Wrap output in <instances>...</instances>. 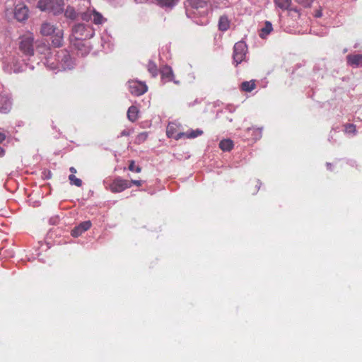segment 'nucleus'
<instances>
[{"label": "nucleus", "instance_id": "nucleus-1", "mask_svg": "<svg viewBox=\"0 0 362 362\" xmlns=\"http://www.w3.org/2000/svg\"><path fill=\"white\" fill-rule=\"evenodd\" d=\"M40 34L42 36L52 35V44L54 47H59L62 46L64 32L55 25L48 22L42 23L40 27Z\"/></svg>", "mask_w": 362, "mask_h": 362}, {"label": "nucleus", "instance_id": "nucleus-2", "mask_svg": "<svg viewBox=\"0 0 362 362\" xmlns=\"http://www.w3.org/2000/svg\"><path fill=\"white\" fill-rule=\"evenodd\" d=\"M93 35V33L90 28H87L84 24L78 23L72 28L70 40L74 47L79 49V46L82 45V41L92 37Z\"/></svg>", "mask_w": 362, "mask_h": 362}, {"label": "nucleus", "instance_id": "nucleus-3", "mask_svg": "<svg viewBox=\"0 0 362 362\" xmlns=\"http://www.w3.org/2000/svg\"><path fill=\"white\" fill-rule=\"evenodd\" d=\"M64 0H40L37 3V8L40 11L52 13L54 16L64 11Z\"/></svg>", "mask_w": 362, "mask_h": 362}, {"label": "nucleus", "instance_id": "nucleus-4", "mask_svg": "<svg viewBox=\"0 0 362 362\" xmlns=\"http://www.w3.org/2000/svg\"><path fill=\"white\" fill-rule=\"evenodd\" d=\"M19 49L27 56L34 55V37L33 33H26L19 38Z\"/></svg>", "mask_w": 362, "mask_h": 362}, {"label": "nucleus", "instance_id": "nucleus-5", "mask_svg": "<svg viewBox=\"0 0 362 362\" xmlns=\"http://www.w3.org/2000/svg\"><path fill=\"white\" fill-rule=\"evenodd\" d=\"M247 53V45L243 41L236 42L233 47V62L235 66L241 63L245 58Z\"/></svg>", "mask_w": 362, "mask_h": 362}, {"label": "nucleus", "instance_id": "nucleus-6", "mask_svg": "<svg viewBox=\"0 0 362 362\" xmlns=\"http://www.w3.org/2000/svg\"><path fill=\"white\" fill-rule=\"evenodd\" d=\"M128 87L131 94L135 96L144 95L148 90V87L144 82L136 80L129 81Z\"/></svg>", "mask_w": 362, "mask_h": 362}, {"label": "nucleus", "instance_id": "nucleus-7", "mask_svg": "<svg viewBox=\"0 0 362 362\" xmlns=\"http://www.w3.org/2000/svg\"><path fill=\"white\" fill-rule=\"evenodd\" d=\"M130 187L131 182L120 177H116L109 186L110 190L113 193L121 192Z\"/></svg>", "mask_w": 362, "mask_h": 362}, {"label": "nucleus", "instance_id": "nucleus-8", "mask_svg": "<svg viewBox=\"0 0 362 362\" xmlns=\"http://www.w3.org/2000/svg\"><path fill=\"white\" fill-rule=\"evenodd\" d=\"M14 16L18 21H25L28 18V8L23 4L16 5L14 10Z\"/></svg>", "mask_w": 362, "mask_h": 362}, {"label": "nucleus", "instance_id": "nucleus-9", "mask_svg": "<svg viewBox=\"0 0 362 362\" xmlns=\"http://www.w3.org/2000/svg\"><path fill=\"white\" fill-rule=\"evenodd\" d=\"M177 128L176 124L170 122L166 128V134L169 138H173L176 140H179L184 136V132H177Z\"/></svg>", "mask_w": 362, "mask_h": 362}, {"label": "nucleus", "instance_id": "nucleus-10", "mask_svg": "<svg viewBox=\"0 0 362 362\" xmlns=\"http://www.w3.org/2000/svg\"><path fill=\"white\" fill-rule=\"evenodd\" d=\"M92 224L90 221H86L81 223L71 230V234L73 237H78L83 233L86 232L90 228Z\"/></svg>", "mask_w": 362, "mask_h": 362}, {"label": "nucleus", "instance_id": "nucleus-11", "mask_svg": "<svg viewBox=\"0 0 362 362\" xmlns=\"http://www.w3.org/2000/svg\"><path fill=\"white\" fill-rule=\"evenodd\" d=\"M161 78L165 80V82L173 81L175 83H178L177 81L174 80V74L171 67L165 66L162 68L160 71Z\"/></svg>", "mask_w": 362, "mask_h": 362}, {"label": "nucleus", "instance_id": "nucleus-12", "mask_svg": "<svg viewBox=\"0 0 362 362\" xmlns=\"http://www.w3.org/2000/svg\"><path fill=\"white\" fill-rule=\"evenodd\" d=\"M347 64L351 66L358 67L362 65V54H348Z\"/></svg>", "mask_w": 362, "mask_h": 362}, {"label": "nucleus", "instance_id": "nucleus-13", "mask_svg": "<svg viewBox=\"0 0 362 362\" xmlns=\"http://www.w3.org/2000/svg\"><path fill=\"white\" fill-rule=\"evenodd\" d=\"M187 3L188 6L195 9L203 8L207 5L205 0H187Z\"/></svg>", "mask_w": 362, "mask_h": 362}, {"label": "nucleus", "instance_id": "nucleus-14", "mask_svg": "<svg viewBox=\"0 0 362 362\" xmlns=\"http://www.w3.org/2000/svg\"><path fill=\"white\" fill-rule=\"evenodd\" d=\"M275 6L282 11H286L290 9V6L292 4V0H274Z\"/></svg>", "mask_w": 362, "mask_h": 362}, {"label": "nucleus", "instance_id": "nucleus-15", "mask_svg": "<svg viewBox=\"0 0 362 362\" xmlns=\"http://www.w3.org/2000/svg\"><path fill=\"white\" fill-rule=\"evenodd\" d=\"M230 28V21L226 16H221L218 21V29L221 31H226Z\"/></svg>", "mask_w": 362, "mask_h": 362}, {"label": "nucleus", "instance_id": "nucleus-16", "mask_svg": "<svg viewBox=\"0 0 362 362\" xmlns=\"http://www.w3.org/2000/svg\"><path fill=\"white\" fill-rule=\"evenodd\" d=\"M8 61H11L13 63H14V61H15V57H12L9 59H7V58H5L3 63L5 64L4 66V69L7 71L8 73H11L12 71L13 72H18L20 70L16 66V64L13 65V67L12 66H10L8 64H6V63H7Z\"/></svg>", "mask_w": 362, "mask_h": 362}, {"label": "nucleus", "instance_id": "nucleus-17", "mask_svg": "<svg viewBox=\"0 0 362 362\" xmlns=\"http://www.w3.org/2000/svg\"><path fill=\"white\" fill-rule=\"evenodd\" d=\"M139 110L136 107L132 105L129 107L127 117L131 122H135L138 118Z\"/></svg>", "mask_w": 362, "mask_h": 362}, {"label": "nucleus", "instance_id": "nucleus-18", "mask_svg": "<svg viewBox=\"0 0 362 362\" xmlns=\"http://www.w3.org/2000/svg\"><path fill=\"white\" fill-rule=\"evenodd\" d=\"M256 88L255 81H244L241 83V89L245 92H251Z\"/></svg>", "mask_w": 362, "mask_h": 362}, {"label": "nucleus", "instance_id": "nucleus-19", "mask_svg": "<svg viewBox=\"0 0 362 362\" xmlns=\"http://www.w3.org/2000/svg\"><path fill=\"white\" fill-rule=\"evenodd\" d=\"M158 5L160 7L173 8L175 6L179 0H156Z\"/></svg>", "mask_w": 362, "mask_h": 362}, {"label": "nucleus", "instance_id": "nucleus-20", "mask_svg": "<svg viewBox=\"0 0 362 362\" xmlns=\"http://www.w3.org/2000/svg\"><path fill=\"white\" fill-rule=\"evenodd\" d=\"M64 16L71 20H76L78 17V13L74 7L68 6L64 11Z\"/></svg>", "mask_w": 362, "mask_h": 362}, {"label": "nucleus", "instance_id": "nucleus-21", "mask_svg": "<svg viewBox=\"0 0 362 362\" xmlns=\"http://www.w3.org/2000/svg\"><path fill=\"white\" fill-rule=\"evenodd\" d=\"M219 147L224 151H229L233 148V143L230 139H224L220 142Z\"/></svg>", "mask_w": 362, "mask_h": 362}, {"label": "nucleus", "instance_id": "nucleus-22", "mask_svg": "<svg viewBox=\"0 0 362 362\" xmlns=\"http://www.w3.org/2000/svg\"><path fill=\"white\" fill-rule=\"evenodd\" d=\"M272 29L273 28L272 23L269 21H266L264 26L261 29L259 36L262 38L264 37L272 32Z\"/></svg>", "mask_w": 362, "mask_h": 362}, {"label": "nucleus", "instance_id": "nucleus-23", "mask_svg": "<svg viewBox=\"0 0 362 362\" xmlns=\"http://www.w3.org/2000/svg\"><path fill=\"white\" fill-rule=\"evenodd\" d=\"M203 134V131L200 129H196V130H190L187 132H184L183 137H185L187 139H194L199 136H201Z\"/></svg>", "mask_w": 362, "mask_h": 362}, {"label": "nucleus", "instance_id": "nucleus-24", "mask_svg": "<svg viewBox=\"0 0 362 362\" xmlns=\"http://www.w3.org/2000/svg\"><path fill=\"white\" fill-rule=\"evenodd\" d=\"M147 69L153 77H156L158 75V70L155 62L149 61L147 64Z\"/></svg>", "mask_w": 362, "mask_h": 362}, {"label": "nucleus", "instance_id": "nucleus-25", "mask_svg": "<svg viewBox=\"0 0 362 362\" xmlns=\"http://www.w3.org/2000/svg\"><path fill=\"white\" fill-rule=\"evenodd\" d=\"M92 21L95 25H100L103 23H104L105 18H103V16L101 13L93 10V16Z\"/></svg>", "mask_w": 362, "mask_h": 362}, {"label": "nucleus", "instance_id": "nucleus-26", "mask_svg": "<svg viewBox=\"0 0 362 362\" xmlns=\"http://www.w3.org/2000/svg\"><path fill=\"white\" fill-rule=\"evenodd\" d=\"M247 131H252L254 139H259L262 137V128H248Z\"/></svg>", "mask_w": 362, "mask_h": 362}, {"label": "nucleus", "instance_id": "nucleus-27", "mask_svg": "<svg viewBox=\"0 0 362 362\" xmlns=\"http://www.w3.org/2000/svg\"><path fill=\"white\" fill-rule=\"evenodd\" d=\"M69 180L71 185H76L77 187H81L82 185V180L79 178H77L74 175L71 174L69 176Z\"/></svg>", "mask_w": 362, "mask_h": 362}, {"label": "nucleus", "instance_id": "nucleus-28", "mask_svg": "<svg viewBox=\"0 0 362 362\" xmlns=\"http://www.w3.org/2000/svg\"><path fill=\"white\" fill-rule=\"evenodd\" d=\"M344 128H345V129H344L345 133L353 134H356V127L354 124H346L344 125Z\"/></svg>", "mask_w": 362, "mask_h": 362}, {"label": "nucleus", "instance_id": "nucleus-29", "mask_svg": "<svg viewBox=\"0 0 362 362\" xmlns=\"http://www.w3.org/2000/svg\"><path fill=\"white\" fill-rule=\"evenodd\" d=\"M128 169L134 173H139L141 172V167L139 165H135L134 160H130Z\"/></svg>", "mask_w": 362, "mask_h": 362}, {"label": "nucleus", "instance_id": "nucleus-30", "mask_svg": "<svg viewBox=\"0 0 362 362\" xmlns=\"http://www.w3.org/2000/svg\"><path fill=\"white\" fill-rule=\"evenodd\" d=\"M93 11H88L81 13V19L85 21H89L93 20Z\"/></svg>", "mask_w": 362, "mask_h": 362}, {"label": "nucleus", "instance_id": "nucleus-31", "mask_svg": "<svg viewBox=\"0 0 362 362\" xmlns=\"http://www.w3.org/2000/svg\"><path fill=\"white\" fill-rule=\"evenodd\" d=\"M296 3L301 5L304 8H310L314 0H294Z\"/></svg>", "mask_w": 362, "mask_h": 362}, {"label": "nucleus", "instance_id": "nucleus-32", "mask_svg": "<svg viewBox=\"0 0 362 362\" xmlns=\"http://www.w3.org/2000/svg\"><path fill=\"white\" fill-rule=\"evenodd\" d=\"M148 137V134L146 132H142L137 135L136 138V143L140 144L144 142Z\"/></svg>", "mask_w": 362, "mask_h": 362}, {"label": "nucleus", "instance_id": "nucleus-33", "mask_svg": "<svg viewBox=\"0 0 362 362\" xmlns=\"http://www.w3.org/2000/svg\"><path fill=\"white\" fill-rule=\"evenodd\" d=\"M129 182H131V185H136L137 187H140L143 184V181L142 180H132L131 181H129Z\"/></svg>", "mask_w": 362, "mask_h": 362}, {"label": "nucleus", "instance_id": "nucleus-34", "mask_svg": "<svg viewBox=\"0 0 362 362\" xmlns=\"http://www.w3.org/2000/svg\"><path fill=\"white\" fill-rule=\"evenodd\" d=\"M130 134H131L130 130H128V129H124V130L120 133V136H129Z\"/></svg>", "mask_w": 362, "mask_h": 362}, {"label": "nucleus", "instance_id": "nucleus-35", "mask_svg": "<svg viewBox=\"0 0 362 362\" xmlns=\"http://www.w3.org/2000/svg\"><path fill=\"white\" fill-rule=\"evenodd\" d=\"M288 11H293V12L298 13V16H300V10L297 7H291V6L290 9Z\"/></svg>", "mask_w": 362, "mask_h": 362}, {"label": "nucleus", "instance_id": "nucleus-36", "mask_svg": "<svg viewBox=\"0 0 362 362\" xmlns=\"http://www.w3.org/2000/svg\"><path fill=\"white\" fill-rule=\"evenodd\" d=\"M64 63L66 64V66H69V64H66L70 60V56L68 54H65L64 56Z\"/></svg>", "mask_w": 362, "mask_h": 362}, {"label": "nucleus", "instance_id": "nucleus-37", "mask_svg": "<svg viewBox=\"0 0 362 362\" xmlns=\"http://www.w3.org/2000/svg\"><path fill=\"white\" fill-rule=\"evenodd\" d=\"M5 139H6L5 134L0 132V144H1Z\"/></svg>", "mask_w": 362, "mask_h": 362}, {"label": "nucleus", "instance_id": "nucleus-38", "mask_svg": "<svg viewBox=\"0 0 362 362\" xmlns=\"http://www.w3.org/2000/svg\"><path fill=\"white\" fill-rule=\"evenodd\" d=\"M322 16V13L321 10H317L315 12V16L316 18H320Z\"/></svg>", "mask_w": 362, "mask_h": 362}, {"label": "nucleus", "instance_id": "nucleus-39", "mask_svg": "<svg viewBox=\"0 0 362 362\" xmlns=\"http://www.w3.org/2000/svg\"><path fill=\"white\" fill-rule=\"evenodd\" d=\"M69 170L70 172L71 173V174L74 175L75 173H76V169L74 168V167H71L69 168Z\"/></svg>", "mask_w": 362, "mask_h": 362}, {"label": "nucleus", "instance_id": "nucleus-40", "mask_svg": "<svg viewBox=\"0 0 362 362\" xmlns=\"http://www.w3.org/2000/svg\"><path fill=\"white\" fill-rule=\"evenodd\" d=\"M4 154H5L4 149L0 146V156L2 157L4 156Z\"/></svg>", "mask_w": 362, "mask_h": 362}]
</instances>
